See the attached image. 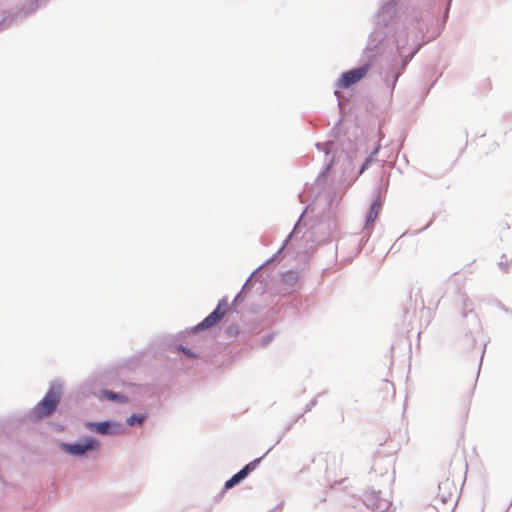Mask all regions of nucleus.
Listing matches in <instances>:
<instances>
[{"instance_id": "11", "label": "nucleus", "mask_w": 512, "mask_h": 512, "mask_svg": "<svg viewBox=\"0 0 512 512\" xmlns=\"http://www.w3.org/2000/svg\"><path fill=\"white\" fill-rule=\"evenodd\" d=\"M103 394L109 400H123L122 397L111 391H104Z\"/></svg>"}, {"instance_id": "9", "label": "nucleus", "mask_w": 512, "mask_h": 512, "mask_svg": "<svg viewBox=\"0 0 512 512\" xmlns=\"http://www.w3.org/2000/svg\"><path fill=\"white\" fill-rule=\"evenodd\" d=\"M378 150H379V147H377L372 153L371 155L365 160V162L362 164L361 166V169H360V174H362L374 161L375 159V156L377 155L378 153Z\"/></svg>"}, {"instance_id": "2", "label": "nucleus", "mask_w": 512, "mask_h": 512, "mask_svg": "<svg viewBox=\"0 0 512 512\" xmlns=\"http://www.w3.org/2000/svg\"><path fill=\"white\" fill-rule=\"evenodd\" d=\"M369 70L370 64H365L362 67L343 73L337 82V87L342 89L349 88L353 84L362 80Z\"/></svg>"}, {"instance_id": "6", "label": "nucleus", "mask_w": 512, "mask_h": 512, "mask_svg": "<svg viewBox=\"0 0 512 512\" xmlns=\"http://www.w3.org/2000/svg\"><path fill=\"white\" fill-rule=\"evenodd\" d=\"M378 393L383 400L393 399L395 396V386L391 381L382 380L378 385Z\"/></svg>"}, {"instance_id": "3", "label": "nucleus", "mask_w": 512, "mask_h": 512, "mask_svg": "<svg viewBox=\"0 0 512 512\" xmlns=\"http://www.w3.org/2000/svg\"><path fill=\"white\" fill-rule=\"evenodd\" d=\"M99 442L94 438H85L74 444H62V449L68 454L82 456L89 451L99 448Z\"/></svg>"}, {"instance_id": "4", "label": "nucleus", "mask_w": 512, "mask_h": 512, "mask_svg": "<svg viewBox=\"0 0 512 512\" xmlns=\"http://www.w3.org/2000/svg\"><path fill=\"white\" fill-rule=\"evenodd\" d=\"M228 303L226 300H221L216 309L209 314L201 323L198 324L197 329L203 330L216 325L227 313Z\"/></svg>"}, {"instance_id": "5", "label": "nucleus", "mask_w": 512, "mask_h": 512, "mask_svg": "<svg viewBox=\"0 0 512 512\" xmlns=\"http://www.w3.org/2000/svg\"><path fill=\"white\" fill-rule=\"evenodd\" d=\"M261 458L255 459L254 461L248 463L243 469H241L238 473L232 476L225 483V489H231L236 484H238L241 480L245 479L250 471L254 470L257 464L260 462Z\"/></svg>"}, {"instance_id": "10", "label": "nucleus", "mask_w": 512, "mask_h": 512, "mask_svg": "<svg viewBox=\"0 0 512 512\" xmlns=\"http://www.w3.org/2000/svg\"><path fill=\"white\" fill-rule=\"evenodd\" d=\"M143 419H144V416L131 415L127 419V424L128 425L141 424L143 422Z\"/></svg>"}, {"instance_id": "8", "label": "nucleus", "mask_w": 512, "mask_h": 512, "mask_svg": "<svg viewBox=\"0 0 512 512\" xmlns=\"http://www.w3.org/2000/svg\"><path fill=\"white\" fill-rule=\"evenodd\" d=\"M92 429L100 434H106L108 432L109 423L107 422H98L94 424H90Z\"/></svg>"}, {"instance_id": "7", "label": "nucleus", "mask_w": 512, "mask_h": 512, "mask_svg": "<svg viewBox=\"0 0 512 512\" xmlns=\"http://www.w3.org/2000/svg\"><path fill=\"white\" fill-rule=\"evenodd\" d=\"M382 207L381 197L378 195L372 202L366 217V226L373 225Z\"/></svg>"}, {"instance_id": "13", "label": "nucleus", "mask_w": 512, "mask_h": 512, "mask_svg": "<svg viewBox=\"0 0 512 512\" xmlns=\"http://www.w3.org/2000/svg\"><path fill=\"white\" fill-rule=\"evenodd\" d=\"M441 498H442V501H443V502H446V501H447V498L445 497V495H444V494H442V495H441Z\"/></svg>"}, {"instance_id": "1", "label": "nucleus", "mask_w": 512, "mask_h": 512, "mask_svg": "<svg viewBox=\"0 0 512 512\" xmlns=\"http://www.w3.org/2000/svg\"><path fill=\"white\" fill-rule=\"evenodd\" d=\"M61 399L59 389L52 387L43 399L34 407L32 415L35 419H43L50 416L56 410Z\"/></svg>"}, {"instance_id": "12", "label": "nucleus", "mask_w": 512, "mask_h": 512, "mask_svg": "<svg viewBox=\"0 0 512 512\" xmlns=\"http://www.w3.org/2000/svg\"><path fill=\"white\" fill-rule=\"evenodd\" d=\"M449 487H450L449 481H445V482L441 483V485L439 486V490H440V492H442V490L449 488Z\"/></svg>"}]
</instances>
